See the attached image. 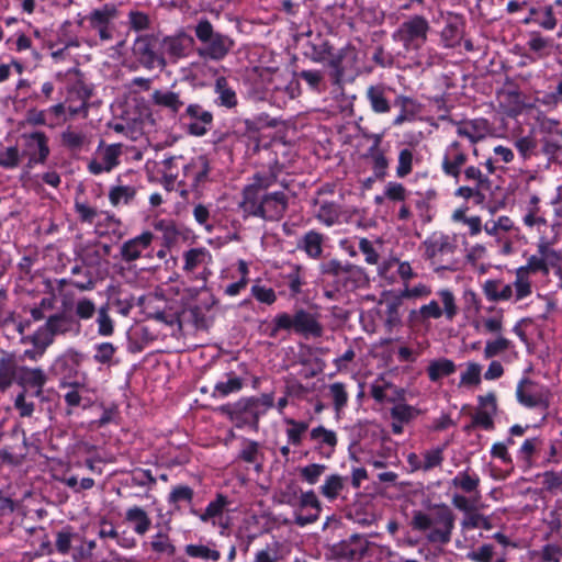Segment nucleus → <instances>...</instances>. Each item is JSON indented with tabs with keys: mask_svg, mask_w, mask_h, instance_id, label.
I'll return each mask as SVG.
<instances>
[{
	"mask_svg": "<svg viewBox=\"0 0 562 562\" xmlns=\"http://www.w3.org/2000/svg\"><path fill=\"white\" fill-rule=\"evenodd\" d=\"M194 31L196 38L204 44L203 47L198 48V55L202 58L222 60L234 46V41L227 35L215 32L206 19L199 21Z\"/></svg>",
	"mask_w": 562,
	"mask_h": 562,
	"instance_id": "f257e3e1",
	"label": "nucleus"
},
{
	"mask_svg": "<svg viewBox=\"0 0 562 562\" xmlns=\"http://www.w3.org/2000/svg\"><path fill=\"white\" fill-rule=\"evenodd\" d=\"M158 43V36L155 34L139 35L133 43V56L140 66L148 70L155 68L164 70L167 67L168 63L164 53L156 49Z\"/></svg>",
	"mask_w": 562,
	"mask_h": 562,
	"instance_id": "f03ea898",
	"label": "nucleus"
},
{
	"mask_svg": "<svg viewBox=\"0 0 562 562\" xmlns=\"http://www.w3.org/2000/svg\"><path fill=\"white\" fill-rule=\"evenodd\" d=\"M74 324L72 316L66 313L53 314L46 319L45 325L30 337V341L36 348H41V353H44L45 349L53 344L54 337L69 333Z\"/></svg>",
	"mask_w": 562,
	"mask_h": 562,
	"instance_id": "7ed1b4c3",
	"label": "nucleus"
},
{
	"mask_svg": "<svg viewBox=\"0 0 562 562\" xmlns=\"http://www.w3.org/2000/svg\"><path fill=\"white\" fill-rule=\"evenodd\" d=\"M429 29V23L424 16L415 15L401 24L394 37L406 49H418L427 41Z\"/></svg>",
	"mask_w": 562,
	"mask_h": 562,
	"instance_id": "20e7f679",
	"label": "nucleus"
},
{
	"mask_svg": "<svg viewBox=\"0 0 562 562\" xmlns=\"http://www.w3.org/2000/svg\"><path fill=\"white\" fill-rule=\"evenodd\" d=\"M432 524L439 525L432 529L427 536L430 542L448 543L450 541L451 531L453 529L454 516L447 505H436Z\"/></svg>",
	"mask_w": 562,
	"mask_h": 562,
	"instance_id": "39448f33",
	"label": "nucleus"
},
{
	"mask_svg": "<svg viewBox=\"0 0 562 562\" xmlns=\"http://www.w3.org/2000/svg\"><path fill=\"white\" fill-rule=\"evenodd\" d=\"M117 15V10L112 4H105L90 13L88 21L95 30L102 41H110L113 37L112 20Z\"/></svg>",
	"mask_w": 562,
	"mask_h": 562,
	"instance_id": "423d86ee",
	"label": "nucleus"
},
{
	"mask_svg": "<svg viewBox=\"0 0 562 562\" xmlns=\"http://www.w3.org/2000/svg\"><path fill=\"white\" fill-rule=\"evenodd\" d=\"M357 61V52L351 46L339 49L329 59L328 66L333 69L335 83H340L341 79L355 71Z\"/></svg>",
	"mask_w": 562,
	"mask_h": 562,
	"instance_id": "0eeeda50",
	"label": "nucleus"
},
{
	"mask_svg": "<svg viewBox=\"0 0 562 562\" xmlns=\"http://www.w3.org/2000/svg\"><path fill=\"white\" fill-rule=\"evenodd\" d=\"M468 160L467 149L459 142H452L446 149L442 170L447 176L459 179L461 169Z\"/></svg>",
	"mask_w": 562,
	"mask_h": 562,
	"instance_id": "6e6552de",
	"label": "nucleus"
},
{
	"mask_svg": "<svg viewBox=\"0 0 562 562\" xmlns=\"http://www.w3.org/2000/svg\"><path fill=\"white\" fill-rule=\"evenodd\" d=\"M368 541L355 533L349 539L342 540L333 547L335 557L347 560H360L368 551Z\"/></svg>",
	"mask_w": 562,
	"mask_h": 562,
	"instance_id": "1a4fd4ad",
	"label": "nucleus"
},
{
	"mask_svg": "<svg viewBox=\"0 0 562 562\" xmlns=\"http://www.w3.org/2000/svg\"><path fill=\"white\" fill-rule=\"evenodd\" d=\"M288 209V198L283 192L262 195L259 217L267 221H279Z\"/></svg>",
	"mask_w": 562,
	"mask_h": 562,
	"instance_id": "9d476101",
	"label": "nucleus"
},
{
	"mask_svg": "<svg viewBox=\"0 0 562 562\" xmlns=\"http://www.w3.org/2000/svg\"><path fill=\"white\" fill-rule=\"evenodd\" d=\"M517 398L522 405L528 407H548V398L546 393L529 379H524L520 381L517 387Z\"/></svg>",
	"mask_w": 562,
	"mask_h": 562,
	"instance_id": "9b49d317",
	"label": "nucleus"
},
{
	"mask_svg": "<svg viewBox=\"0 0 562 562\" xmlns=\"http://www.w3.org/2000/svg\"><path fill=\"white\" fill-rule=\"evenodd\" d=\"M184 117L190 119L188 132L194 136H203L207 132V126L213 122V114L204 110L199 104H190L186 109Z\"/></svg>",
	"mask_w": 562,
	"mask_h": 562,
	"instance_id": "f8f14e48",
	"label": "nucleus"
},
{
	"mask_svg": "<svg viewBox=\"0 0 562 562\" xmlns=\"http://www.w3.org/2000/svg\"><path fill=\"white\" fill-rule=\"evenodd\" d=\"M321 504L313 491L305 492L300 497V510L295 514V524L305 526L317 520Z\"/></svg>",
	"mask_w": 562,
	"mask_h": 562,
	"instance_id": "ddd939ff",
	"label": "nucleus"
},
{
	"mask_svg": "<svg viewBox=\"0 0 562 562\" xmlns=\"http://www.w3.org/2000/svg\"><path fill=\"white\" fill-rule=\"evenodd\" d=\"M19 370L15 355L3 351L0 357V393H4L18 382Z\"/></svg>",
	"mask_w": 562,
	"mask_h": 562,
	"instance_id": "4468645a",
	"label": "nucleus"
},
{
	"mask_svg": "<svg viewBox=\"0 0 562 562\" xmlns=\"http://www.w3.org/2000/svg\"><path fill=\"white\" fill-rule=\"evenodd\" d=\"M193 43V38L184 32L176 35L165 36L160 41L164 55L167 54L173 61L186 56L189 44Z\"/></svg>",
	"mask_w": 562,
	"mask_h": 562,
	"instance_id": "2eb2a0df",
	"label": "nucleus"
},
{
	"mask_svg": "<svg viewBox=\"0 0 562 562\" xmlns=\"http://www.w3.org/2000/svg\"><path fill=\"white\" fill-rule=\"evenodd\" d=\"M154 239L150 232H144L139 236L125 241L121 247V257L125 262L137 260L142 252L147 249Z\"/></svg>",
	"mask_w": 562,
	"mask_h": 562,
	"instance_id": "dca6fc26",
	"label": "nucleus"
},
{
	"mask_svg": "<svg viewBox=\"0 0 562 562\" xmlns=\"http://www.w3.org/2000/svg\"><path fill=\"white\" fill-rule=\"evenodd\" d=\"M267 186L260 183L258 180L247 186L243 191V201L239 203L240 209L247 214L252 216H258L260 206L262 190L266 189Z\"/></svg>",
	"mask_w": 562,
	"mask_h": 562,
	"instance_id": "f3484780",
	"label": "nucleus"
},
{
	"mask_svg": "<svg viewBox=\"0 0 562 562\" xmlns=\"http://www.w3.org/2000/svg\"><path fill=\"white\" fill-rule=\"evenodd\" d=\"M25 137L27 138L26 153L30 156L29 164H43L49 154V148L47 146V138L45 134L42 132H36Z\"/></svg>",
	"mask_w": 562,
	"mask_h": 562,
	"instance_id": "a211bd4d",
	"label": "nucleus"
},
{
	"mask_svg": "<svg viewBox=\"0 0 562 562\" xmlns=\"http://www.w3.org/2000/svg\"><path fill=\"white\" fill-rule=\"evenodd\" d=\"M46 381L47 376L42 369L20 367L18 384L23 386L24 390L26 386L35 387L36 395H41Z\"/></svg>",
	"mask_w": 562,
	"mask_h": 562,
	"instance_id": "6ab92c4d",
	"label": "nucleus"
},
{
	"mask_svg": "<svg viewBox=\"0 0 562 562\" xmlns=\"http://www.w3.org/2000/svg\"><path fill=\"white\" fill-rule=\"evenodd\" d=\"M294 330L314 337H321L323 335V326L313 314L304 310H300L294 314Z\"/></svg>",
	"mask_w": 562,
	"mask_h": 562,
	"instance_id": "aec40b11",
	"label": "nucleus"
},
{
	"mask_svg": "<svg viewBox=\"0 0 562 562\" xmlns=\"http://www.w3.org/2000/svg\"><path fill=\"white\" fill-rule=\"evenodd\" d=\"M383 297L379 301V304L386 305V318L385 325L391 329L398 326L402 322L400 308L402 306L401 297H392L391 293H383Z\"/></svg>",
	"mask_w": 562,
	"mask_h": 562,
	"instance_id": "412c9836",
	"label": "nucleus"
},
{
	"mask_svg": "<svg viewBox=\"0 0 562 562\" xmlns=\"http://www.w3.org/2000/svg\"><path fill=\"white\" fill-rule=\"evenodd\" d=\"M484 293L490 301H506L513 296L510 284H503L499 280H487L483 285Z\"/></svg>",
	"mask_w": 562,
	"mask_h": 562,
	"instance_id": "4be33fe9",
	"label": "nucleus"
},
{
	"mask_svg": "<svg viewBox=\"0 0 562 562\" xmlns=\"http://www.w3.org/2000/svg\"><path fill=\"white\" fill-rule=\"evenodd\" d=\"M367 98L375 113H387L390 111L391 105L386 99L383 85L370 86L367 91Z\"/></svg>",
	"mask_w": 562,
	"mask_h": 562,
	"instance_id": "5701e85b",
	"label": "nucleus"
},
{
	"mask_svg": "<svg viewBox=\"0 0 562 562\" xmlns=\"http://www.w3.org/2000/svg\"><path fill=\"white\" fill-rule=\"evenodd\" d=\"M395 104L401 106V113L394 120L395 125L413 120L419 112V105L408 97L401 95L396 98Z\"/></svg>",
	"mask_w": 562,
	"mask_h": 562,
	"instance_id": "b1692460",
	"label": "nucleus"
},
{
	"mask_svg": "<svg viewBox=\"0 0 562 562\" xmlns=\"http://www.w3.org/2000/svg\"><path fill=\"white\" fill-rule=\"evenodd\" d=\"M126 520L134 525V531L138 535L146 533L151 524L147 513L139 507L130 508L126 512Z\"/></svg>",
	"mask_w": 562,
	"mask_h": 562,
	"instance_id": "393cba45",
	"label": "nucleus"
},
{
	"mask_svg": "<svg viewBox=\"0 0 562 562\" xmlns=\"http://www.w3.org/2000/svg\"><path fill=\"white\" fill-rule=\"evenodd\" d=\"M153 101L155 104L170 109L173 113H177L183 105L179 94L172 91H160L156 90L153 93Z\"/></svg>",
	"mask_w": 562,
	"mask_h": 562,
	"instance_id": "a878e982",
	"label": "nucleus"
},
{
	"mask_svg": "<svg viewBox=\"0 0 562 562\" xmlns=\"http://www.w3.org/2000/svg\"><path fill=\"white\" fill-rule=\"evenodd\" d=\"M323 235L311 231L302 239V248L312 258H318L322 255Z\"/></svg>",
	"mask_w": 562,
	"mask_h": 562,
	"instance_id": "bb28decb",
	"label": "nucleus"
},
{
	"mask_svg": "<svg viewBox=\"0 0 562 562\" xmlns=\"http://www.w3.org/2000/svg\"><path fill=\"white\" fill-rule=\"evenodd\" d=\"M456 370V366L451 360L440 359L429 364L427 371L431 381H437L442 376L450 375Z\"/></svg>",
	"mask_w": 562,
	"mask_h": 562,
	"instance_id": "cd10ccee",
	"label": "nucleus"
},
{
	"mask_svg": "<svg viewBox=\"0 0 562 562\" xmlns=\"http://www.w3.org/2000/svg\"><path fill=\"white\" fill-rule=\"evenodd\" d=\"M215 91L220 95L221 104L226 108H233L237 104L235 92L228 87L225 77H218L215 81Z\"/></svg>",
	"mask_w": 562,
	"mask_h": 562,
	"instance_id": "c85d7f7f",
	"label": "nucleus"
},
{
	"mask_svg": "<svg viewBox=\"0 0 562 562\" xmlns=\"http://www.w3.org/2000/svg\"><path fill=\"white\" fill-rule=\"evenodd\" d=\"M135 194H136V191L133 187L117 186V187H113L110 190L109 199H110L111 203L114 206H116L121 202L127 204L131 200L134 199Z\"/></svg>",
	"mask_w": 562,
	"mask_h": 562,
	"instance_id": "c756f323",
	"label": "nucleus"
},
{
	"mask_svg": "<svg viewBox=\"0 0 562 562\" xmlns=\"http://www.w3.org/2000/svg\"><path fill=\"white\" fill-rule=\"evenodd\" d=\"M340 210L337 204L334 202H324L318 212L316 213V217L325 223L326 225H333L339 217Z\"/></svg>",
	"mask_w": 562,
	"mask_h": 562,
	"instance_id": "7c9ffc66",
	"label": "nucleus"
},
{
	"mask_svg": "<svg viewBox=\"0 0 562 562\" xmlns=\"http://www.w3.org/2000/svg\"><path fill=\"white\" fill-rule=\"evenodd\" d=\"M228 504L227 497L223 494H217L216 499L211 502L205 512L200 515L202 521H207L222 515L224 507Z\"/></svg>",
	"mask_w": 562,
	"mask_h": 562,
	"instance_id": "2f4dec72",
	"label": "nucleus"
},
{
	"mask_svg": "<svg viewBox=\"0 0 562 562\" xmlns=\"http://www.w3.org/2000/svg\"><path fill=\"white\" fill-rule=\"evenodd\" d=\"M552 46V42L549 38H546L540 35V33L533 32L530 35V40L528 42V47L531 52L538 54V56L543 57L549 54V49Z\"/></svg>",
	"mask_w": 562,
	"mask_h": 562,
	"instance_id": "473e14b6",
	"label": "nucleus"
},
{
	"mask_svg": "<svg viewBox=\"0 0 562 562\" xmlns=\"http://www.w3.org/2000/svg\"><path fill=\"white\" fill-rule=\"evenodd\" d=\"M344 477L337 474L328 476L325 484L322 486V494L329 499L336 498L344 488Z\"/></svg>",
	"mask_w": 562,
	"mask_h": 562,
	"instance_id": "72a5a7b5",
	"label": "nucleus"
},
{
	"mask_svg": "<svg viewBox=\"0 0 562 562\" xmlns=\"http://www.w3.org/2000/svg\"><path fill=\"white\" fill-rule=\"evenodd\" d=\"M207 252L203 248H192L184 254V267L188 272L193 271L199 265L203 263Z\"/></svg>",
	"mask_w": 562,
	"mask_h": 562,
	"instance_id": "f704fd0d",
	"label": "nucleus"
},
{
	"mask_svg": "<svg viewBox=\"0 0 562 562\" xmlns=\"http://www.w3.org/2000/svg\"><path fill=\"white\" fill-rule=\"evenodd\" d=\"M116 348L110 342H102L95 347L93 359L100 364L112 366Z\"/></svg>",
	"mask_w": 562,
	"mask_h": 562,
	"instance_id": "c9c22d12",
	"label": "nucleus"
},
{
	"mask_svg": "<svg viewBox=\"0 0 562 562\" xmlns=\"http://www.w3.org/2000/svg\"><path fill=\"white\" fill-rule=\"evenodd\" d=\"M98 333L101 336H111L114 331L113 321L109 315V306H101L98 311Z\"/></svg>",
	"mask_w": 562,
	"mask_h": 562,
	"instance_id": "e433bc0d",
	"label": "nucleus"
},
{
	"mask_svg": "<svg viewBox=\"0 0 562 562\" xmlns=\"http://www.w3.org/2000/svg\"><path fill=\"white\" fill-rule=\"evenodd\" d=\"M464 178L469 182H473L475 187L488 190L491 187L490 179L482 173V171L474 166H469L464 170Z\"/></svg>",
	"mask_w": 562,
	"mask_h": 562,
	"instance_id": "4c0bfd02",
	"label": "nucleus"
},
{
	"mask_svg": "<svg viewBox=\"0 0 562 562\" xmlns=\"http://www.w3.org/2000/svg\"><path fill=\"white\" fill-rule=\"evenodd\" d=\"M186 552L188 555L192 558H200L205 560H213L217 561L221 557L220 552L216 550H212L206 546H195V544H189L186 547Z\"/></svg>",
	"mask_w": 562,
	"mask_h": 562,
	"instance_id": "58836bf2",
	"label": "nucleus"
},
{
	"mask_svg": "<svg viewBox=\"0 0 562 562\" xmlns=\"http://www.w3.org/2000/svg\"><path fill=\"white\" fill-rule=\"evenodd\" d=\"M61 143L71 150H78L87 143V137L82 133L67 130L61 133Z\"/></svg>",
	"mask_w": 562,
	"mask_h": 562,
	"instance_id": "ea45409f",
	"label": "nucleus"
},
{
	"mask_svg": "<svg viewBox=\"0 0 562 562\" xmlns=\"http://www.w3.org/2000/svg\"><path fill=\"white\" fill-rule=\"evenodd\" d=\"M538 251L541 255L547 267H555L561 260V256L550 247V243L542 239L538 245Z\"/></svg>",
	"mask_w": 562,
	"mask_h": 562,
	"instance_id": "a19ab883",
	"label": "nucleus"
},
{
	"mask_svg": "<svg viewBox=\"0 0 562 562\" xmlns=\"http://www.w3.org/2000/svg\"><path fill=\"white\" fill-rule=\"evenodd\" d=\"M480 480L476 476H471L468 472H463L452 480L456 487L461 488L465 493L475 491L479 486Z\"/></svg>",
	"mask_w": 562,
	"mask_h": 562,
	"instance_id": "79ce46f5",
	"label": "nucleus"
},
{
	"mask_svg": "<svg viewBox=\"0 0 562 562\" xmlns=\"http://www.w3.org/2000/svg\"><path fill=\"white\" fill-rule=\"evenodd\" d=\"M417 414V411L407 404L400 403L391 409V416L400 423H408Z\"/></svg>",
	"mask_w": 562,
	"mask_h": 562,
	"instance_id": "37998d69",
	"label": "nucleus"
},
{
	"mask_svg": "<svg viewBox=\"0 0 562 562\" xmlns=\"http://www.w3.org/2000/svg\"><path fill=\"white\" fill-rule=\"evenodd\" d=\"M128 22L132 30L139 32L150 27V19L148 14L142 11H131L128 13Z\"/></svg>",
	"mask_w": 562,
	"mask_h": 562,
	"instance_id": "c03bdc74",
	"label": "nucleus"
},
{
	"mask_svg": "<svg viewBox=\"0 0 562 562\" xmlns=\"http://www.w3.org/2000/svg\"><path fill=\"white\" fill-rule=\"evenodd\" d=\"M329 391L333 397L334 407L336 412H339L347 404L348 400L345 385L340 382L334 383L329 385Z\"/></svg>",
	"mask_w": 562,
	"mask_h": 562,
	"instance_id": "a18cd8bd",
	"label": "nucleus"
},
{
	"mask_svg": "<svg viewBox=\"0 0 562 562\" xmlns=\"http://www.w3.org/2000/svg\"><path fill=\"white\" fill-rule=\"evenodd\" d=\"M121 155V145L114 144L105 147L103 151V164L105 171H111L119 165V156Z\"/></svg>",
	"mask_w": 562,
	"mask_h": 562,
	"instance_id": "49530a36",
	"label": "nucleus"
},
{
	"mask_svg": "<svg viewBox=\"0 0 562 562\" xmlns=\"http://www.w3.org/2000/svg\"><path fill=\"white\" fill-rule=\"evenodd\" d=\"M150 544L153 550L157 553H167L168 555H172L176 550L168 536L164 533L156 535Z\"/></svg>",
	"mask_w": 562,
	"mask_h": 562,
	"instance_id": "de8ad7c7",
	"label": "nucleus"
},
{
	"mask_svg": "<svg viewBox=\"0 0 562 562\" xmlns=\"http://www.w3.org/2000/svg\"><path fill=\"white\" fill-rule=\"evenodd\" d=\"M481 382V367L477 363H469L467 371L462 373L460 385H477Z\"/></svg>",
	"mask_w": 562,
	"mask_h": 562,
	"instance_id": "09e8293b",
	"label": "nucleus"
},
{
	"mask_svg": "<svg viewBox=\"0 0 562 562\" xmlns=\"http://www.w3.org/2000/svg\"><path fill=\"white\" fill-rule=\"evenodd\" d=\"M243 387V380L238 376H232L227 382H220L215 385V392L222 396L237 392Z\"/></svg>",
	"mask_w": 562,
	"mask_h": 562,
	"instance_id": "8fccbe9b",
	"label": "nucleus"
},
{
	"mask_svg": "<svg viewBox=\"0 0 562 562\" xmlns=\"http://www.w3.org/2000/svg\"><path fill=\"white\" fill-rule=\"evenodd\" d=\"M326 467L313 463L300 470L301 476L310 484H315L319 476L324 473Z\"/></svg>",
	"mask_w": 562,
	"mask_h": 562,
	"instance_id": "3c124183",
	"label": "nucleus"
},
{
	"mask_svg": "<svg viewBox=\"0 0 562 562\" xmlns=\"http://www.w3.org/2000/svg\"><path fill=\"white\" fill-rule=\"evenodd\" d=\"M509 345H510V342L508 339H506L504 337H498L494 341L486 342V346L484 349V355L486 358L495 357L498 353L507 350L509 348Z\"/></svg>",
	"mask_w": 562,
	"mask_h": 562,
	"instance_id": "603ef678",
	"label": "nucleus"
},
{
	"mask_svg": "<svg viewBox=\"0 0 562 562\" xmlns=\"http://www.w3.org/2000/svg\"><path fill=\"white\" fill-rule=\"evenodd\" d=\"M335 54L333 46L327 42L324 41L319 45H315L313 47V60L314 61H327L329 63V59Z\"/></svg>",
	"mask_w": 562,
	"mask_h": 562,
	"instance_id": "864d4df0",
	"label": "nucleus"
},
{
	"mask_svg": "<svg viewBox=\"0 0 562 562\" xmlns=\"http://www.w3.org/2000/svg\"><path fill=\"white\" fill-rule=\"evenodd\" d=\"M19 150L16 147H8L0 150V166L4 168H14L19 165Z\"/></svg>",
	"mask_w": 562,
	"mask_h": 562,
	"instance_id": "5fc2aeb1",
	"label": "nucleus"
},
{
	"mask_svg": "<svg viewBox=\"0 0 562 562\" xmlns=\"http://www.w3.org/2000/svg\"><path fill=\"white\" fill-rule=\"evenodd\" d=\"M413 154L409 149H403L400 151L398 166L396 173L403 178L412 171Z\"/></svg>",
	"mask_w": 562,
	"mask_h": 562,
	"instance_id": "6e6d98bb",
	"label": "nucleus"
},
{
	"mask_svg": "<svg viewBox=\"0 0 562 562\" xmlns=\"http://www.w3.org/2000/svg\"><path fill=\"white\" fill-rule=\"evenodd\" d=\"M516 288V296L517 299H522L530 294V282L527 279V274L525 273V269L517 270V279L515 281Z\"/></svg>",
	"mask_w": 562,
	"mask_h": 562,
	"instance_id": "4d7b16f0",
	"label": "nucleus"
},
{
	"mask_svg": "<svg viewBox=\"0 0 562 562\" xmlns=\"http://www.w3.org/2000/svg\"><path fill=\"white\" fill-rule=\"evenodd\" d=\"M251 293L259 302L269 305L274 303L277 300L276 293L271 288H266L256 284L251 288Z\"/></svg>",
	"mask_w": 562,
	"mask_h": 562,
	"instance_id": "13d9d810",
	"label": "nucleus"
},
{
	"mask_svg": "<svg viewBox=\"0 0 562 562\" xmlns=\"http://www.w3.org/2000/svg\"><path fill=\"white\" fill-rule=\"evenodd\" d=\"M464 528H483L490 530L492 524L487 517L481 514H470L467 519L462 522Z\"/></svg>",
	"mask_w": 562,
	"mask_h": 562,
	"instance_id": "bf43d9fd",
	"label": "nucleus"
},
{
	"mask_svg": "<svg viewBox=\"0 0 562 562\" xmlns=\"http://www.w3.org/2000/svg\"><path fill=\"white\" fill-rule=\"evenodd\" d=\"M439 295L441 297L443 307H445V314L448 319H452L458 312L457 305L454 303V296L451 291L449 290H442L439 292Z\"/></svg>",
	"mask_w": 562,
	"mask_h": 562,
	"instance_id": "052dcab7",
	"label": "nucleus"
},
{
	"mask_svg": "<svg viewBox=\"0 0 562 562\" xmlns=\"http://www.w3.org/2000/svg\"><path fill=\"white\" fill-rule=\"evenodd\" d=\"M26 390L19 393L14 401V407L19 411L21 417H31L34 412V403L26 402L25 400Z\"/></svg>",
	"mask_w": 562,
	"mask_h": 562,
	"instance_id": "680f3d73",
	"label": "nucleus"
},
{
	"mask_svg": "<svg viewBox=\"0 0 562 562\" xmlns=\"http://www.w3.org/2000/svg\"><path fill=\"white\" fill-rule=\"evenodd\" d=\"M493 413L488 409H481L474 416L472 424L468 426V429L475 426H482L485 429H492L494 427V422L492 418Z\"/></svg>",
	"mask_w": 562,
	"mask_h": 562,
	"instance_id": "e2e57ef3",
	"label": "nucleus"
},
{
	"mask_svg": "<svg viewBox=\"0 0 562 562\" xmlns=\"http://www.w3.org/2000/svg\"><path fill=\"white\" fill-rule=\"evenodd\" d=\"M288 424L292 425L290 429H288V437L293 445L301 443V436L307 429V424L303 422H295L293 419H288Z\"/></svg>",
	"mask_w": 562,
	"mask_h": 562,
	"instance_id": "0e129e2a",
	"label": "nucleus"
},
{
	"mask_svg": "<svg viewBox=\"0 0 562 562\" xmlns=\"http://www.w3.org/2000/svg\"><path fill=\"white\" fill-rule=\"evenodd\" d=\"M311 437L313 439H321L322 442L335 447L337 443V438L334 431L327 430L323 426H318L311 431Z\"/></svg>",
	"mask_w": 562,
	"mask_h": 562,
	"instance_id": "69168bd1",
	"label": "nucleus"
},
{
	"mask_svg": "<svg viewBox=\"0 0 562 562\" xmlns=\"http://www.w3.org/2000/svg\"><path fill=\"white\" fill-rule=\"evenodd\" d=\"M95 312L94 303L89 299H81L76 304V315L81 319H89Z\"/></svg>",
	"mask_w": 562,
	"mask_h": 562,
	"instance_id": "338daca9",
	"label": "nucleus"
},
{
	"mask_svg": "<svg viewBox=\"0 0 562 562\" xmlns=\"http://www.w3.org/2000/svg\"><path fill=\"white\" fill-rule=\"evenodd\" d=\"M484 189H481L479 187H470V186H462L457 189L456 195L463 198L465 200L475 198L479 202L484 200V194L482 193Z\"/></svg>",
	"mask_w": 562,
	"mask_h": 562,
	"instance_id": "774afa93",
	"label": "nucleus"
}]
</instances>
